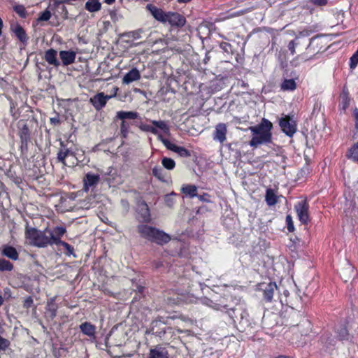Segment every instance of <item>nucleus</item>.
<instances>
[{
	"instance_id": "1",
	"label": "nucleus",
	"mask_w": 358,
	"mask_h": 358,
	"mask_svg": "<svg viewBox=\"0 0 358 358\" xmlns=\"http://www.w3.org/2000/svg\"><path fill=\"white\" fill-rule=\"evenodd\" d=\"M272 123L265 118L262 119L259 124L250 127L249 130L252 134V137L249 143L250 145L257 148L259 145L271 143L272 139Z\"/></svg>"
},
{
	"instance_id": "2",
	"label": "nucleus",
	"mask_w": 358,
	"mask_h": 358,
	"mask_svg": "<svg viewBox=\"0 0 358 358\" xmlns=\"http://www.w3.org/2000/svg\"><path fill=\"white\" fill-rule=\"evenodd\" d=\"M137 231L142 238L158 245L166 244L171 240L168 234L147 224L138 225Z\"/></svg>"
},
{
	"instance_id": "3",
	"label": "nucleus",
	"mask_w": 358,
	"mask_h": 358,
	"mask_svg": "<svg viewBox=\"0 0 358 358\" xmlns=\"http://www.w3.org/2000/svg\"><path fill=\"white\" fill-rule=\"evenodd\" d=\"M26 237L29 240L30 244L39 248L55 244L57 238L52 231H41L35 228L27 229Z\"/></svg>"
},
{
	"instance_id": "4",
	"label": "nucleus",
	"mask_w": 358,
	"mask_h": 358,
	"mask_svg": "<svg viewBox=\"0 0 358 358\" xmlns=\"http://www.w3.org/2000/svg\"><path fill=\"white\" fill-rule=\"evenodd\" d=\"M34 124L32 120H20L17 122L18 136L20 138V150L22 153L28 151V143L31 142V134Z\"/></svg>"
},
{
	"instance_id": "5",
	"label": "nucleus",
	"mask_w": 358,
	"mask_h": 358,
	"mask_svg": "<svg viewBox=\"0 0 358 358\" xmlns=\"http://www.w3.org/2000/svg\"><path fill=\"white\" fill-rule=\"evenodd\" d=\"M227 313L234 322L235 319L240 317L239 330L241 331H245L250 327L248 313L243 304H238L233 308L227 309Z\"/></svg>"
},
{
	"instance_id": "6",
	"label": "nucleus",
	"mask_w": 358,
	"mask_h": 358,
	"mask_svg": "<svg viewBox=\"0 0 358 358\" xmlns=\"http://www.w3.org/2000/svg\"><path fill=\"white\" fill-rule=\"evenodd\" d=\"M139 117L137 112L120 110L116 113L115 120H121L120 132L124 138L127 136L129 130L132 124L131 120H135Z\"/></svg>"
},
{
	"instance_id": "7",
	"label": "nucleus",
	"mask_w": 358,
	"mask_h": 358,
	"mask_svg": "<svg viewBox=\"0 0 358 358\" xmlns=\"http://www.w3.org/2000/svg\"><path fill=\"white\" fill-rule=\"evenodd\" d=\"M159 141H160L164 146L169 150H171L178 155L182 157H189L191 156V152L184 147L178 146L169 140L164 138L163 136H159Z\"/></svg>"
},
{
	"instance_id": "8",
	"label": "nucleus",
	"mask_w": 358,
	"mask_h": 358,
	"mask_svg": "<svg viewBox=\"0 0 358 358\" xmlns=\"http://www.w3.org/2000/svg\"><path fill=\"white\" fill-rule=\"evenodd\" d=\"M295 210L300 222L307 224L308 222V205L306 201L298 202L294 206Z\"/></svg>"
},
{
	"instance_id": "9",
	"label": "nucleus",
	"mask_w": 358,
	"mask_h": 358,
	"mask_svg": "<svg viewBox=\"0 0 358 358\" xmlns=\"http://www.w3.org/2000/svg\"><path fill=\"white\" fill-rule=\"evenodd\" d=\"M279 124L283 132L289 136H292L296 131L294 121L292 120L287 116L281 118Z\"/></svg>"
},
{
	"instance_id": "10",
	"label": "nucleus",
	"mask_w": 358,
	"mask_h": 358,
	"mask_svg": "<svg viewBox=\"0 0 358 358\" xmlns=\"http://www.w3.org/2000/svg\"><path fill=\"white\" fill-rule=\"evenodd\" d=\"M185 18L180 14L175 12H167L166 21L171 26L182 27L185 24Z\"/></svg>"
},
{
	"instance_id": "11",
	"label": "nucleus",
	"mask_w": 358,
	"mask_h": 358,
	"mask_svg": "<svg viewBox=\"0 0 358 358\" xmlns=\"http://www.w3.org/2000/svg\"><path fill=\"white\" fill-rule=\"evenodd\" d=\"M99 181V175L91 172L86 173L83 178L84 189L88 191L90 189L95 188Z\"/></svg>"
},
{
	"instance_id": "12",
	"label": "nucleus",
	"mask_w": 358,
	"mask_h": 358,
	"mask_svg": "<svg viewBox=\"0 0 358 358\" xmlns=\"http://www.w3.org/2000/svg\"><path fill=\"white\" fill-rule=\"evenodd\" d=\"M111 97V96L105 95L103 92H100L90 99V103L96 110H99L106 106Z\"/></svg>"
},
{
	"instance_id": "13",
	"label": "nucleus",
	"mask_w": 358,
	"mask_h": 358,
	"mask_svg": "<svg viewBox=\"0 0 358 358\" xmlns=\"http://www.w3.org/2000/svg\"><path fill=\"white\" fill-rule=\"evenodd\" d=\"M227 125L224 123L217 124L213 133V140L223 143L227 139Z\"/></svg>"
},
{
	"instance_id": "14",
	"label": "nucleus",
	"mask_w": 358,
	"mask_h": 358,
	"mask_svg": "<svg viewBox=\"0 0 358 358\" xmlns=\"http://www.w3.org/2000/svg\"><path fill=\"white\" fill-rule=\"evenodd\" d=\"M10 30L15 36L23 43H27L28 37L24 29L18 23L12 24L10 26Z\"/></svg>"
},
{
	"instance_id": "15",
	"label": "nucleus",
	"mask_w": 358,
	"mask_h": 358,
	"mask_svg": "<svg viewBox=\"0 0 358 358\" xmlns=\"http://www.w3.org/2000/svg\"><path fill=\"white\" fill-rule=\"evenodd\" d=\"M76 57V53L73 50H62L59 52V57L64 66L74 63Z\"/></svg>"
},
{
	"instance_id": "16",
	"label": "nucleus",
	"mask_w": 358,
	"mask_h": 358,
	"mask_svg": "<svg viewBox=\"0 0 358 358\" xmlns=\"http://www.w3.org/2000/svg\"><path fill=\"white\" fill-rule=\"evenodd\" d=\"M147 9L157 20L165 23L166 13L152 4H148Z\"/></svg>"
},
{
	"instance_id": "17",
	"label": "nucleus",
	"mask_w": 358,
	"mask_h": 358,
	"mask_svg": "<svg viewBox=\"0 0 358 358\" xmlns=\"http://www.w3.org/2000/svg\"><path fill=\"white\" fill-rule=\"evenodd\" d=\"M57 52L51 48L45 52L43 58L50 65L58 67L60 65V62L57 59Z\"/></svg>"
},
{
	"instance_id": "18",
	"label": "nucleus",
	"mask_w": 358,
	"mask_h": 358,
	"mask_svg": "<svg viewBox=\"0 0 358 358\" xmlns=\"http://www.w3.org/2000/svg\"><path fill=\"white\" fill-rule=\"evenodd\" d=\"M308 36H309V31H306V30H303V31H301L299 33V34L297 36H296V38L294 40L291 41L289 43L287 48H288L289 50L290 51L291 55H294L296 53V50H295L296 47H297L301 44V38Z\"/></svg>"
},
{
	"instance_id": "19",
	"label": "nucleus",
	"mask_w": 358,
	"mask_h": 358,
	"mask_svg": "<svg viewBox=\"0 0 358 358\" xmlns=\"http://www.w3.org/2000/svg\"><path fill=\"white\" fill-rule=\"evenodd\" d=\"M148 358H169L168 350L161 345H157L150 350Z\"/></svg>"
},
{
	"instance_id": "20",
	"label": "nucleus",
	"mask_w": 358,
	"mask_h": 358,
	"mask_svg": "<svg viewBox=\"0 0 358 358\" xmlns=\"http://www.w3.org/2000/svg\"><path fill=\"white\" fill-rule=\"evenodd\" d=\"M140 78L141 74L139 71L136 68H133L124 76L122 83L128 85L132 82L138 80Z\"/></svg>"
},
{
	"instance_id": "21",
	"label": "nucleus",
	"mask_w": 358,
	"mask_h": 358,
	"mask_svg": "<svg viewBox=\"0 0 358 358\" xmlns=\"http://www.w3.org/2000/svg\"><path fill=\"white\" fill-rule=\"evenodd\" d=\"M60 146L61 149L59 150L57 153V158L59 162L62 163L63 165L66 166V164L65 162V159L69 155H73V152L70 149L67 148L66 145L64 144L63 141L60 142Z\"/></svg>"
},
{
	"instance_id": "22",
	"label": "nucleus",
	"mask_w": 358,
	"mask_h": 358,
	"mask_svg": "<svg viewBox=\"0 0 358 358\" xmlns=\"http://www.w3.org/2000/svg\"><path fill=\"white\" fill-rule=\"evenodd\" d=\"M1 255L10 259L11 260H17L19 258V254L16 249L8 245H3L1 249Z\"/></svg>"
},
{
	"instance_id": "23",
	"label": "nucleus",
	"mask_w": 358,
	"mask_h": 358,
	"mask_svg": "<svg viewBox=\"0 0 358 358\" xmlns=\"http://www.w3.org/2000/svg\"><path fill=\"white\" fill-rule=\"evenodd\" d=\"M81 332L89 337H94L96 332V327L90 322H85L80 325Z\"/></svg>"
},
{
	"instance_id": "24",
	"label": "nucleus",
	"mask_w": 358,
	"mask_h": 358,
	"mask_svg": "<svg viewBox=\"0 0 358 358\" xmlns=\"http://www.w3.org/2000/svg\"><path fill=\"white\" fill-rule=\"evenodd\" d=\"M277 289L275 283H268L264 289V298L266 301L270 302L273 299L275 290Z\"/></svg>"
},
{
	"instance_id": "25",
	"label": "nucleus",
	"mask_w": 358,
	"mask_h": 358,
	"mask_svg": "<svg viewBox=\"0 0 358 358\" xmlns=\"http://www.w3.org/2000/svg\"><path fill=\"white\" fill-rule=\"evenodd\" d=\"M265 201L268 206H274L278 203V197L275 194L273 189L268 188L266 189L265 195Z\"/></svg>"
},
{
	"instance_id": "26",
	"label": "nucleus",
	"mask_w": 358,
	"mask_h": 358,
	"mask_svg": "<svg viewBox=\"0 0 358 358\" xmlns=\"http://www.w3.org/2000/svg\"><path fill=\"white\" fill-rule=\"evenodd\" d=\"M57 308V305L55 303L54 299H50L48 300L46 306V310L48 317L52 320L56 317Z\"/></svg>"
},
{
	"instance_id": "27",
	"label": "nucleus",
	"mask_w": 358,
	"mask_h": 358,
	"mask_svg": "<svg viewBox=\"0 0 358 358\" xmlns=\"http://www.w3.org/2000/svg\"><path fill=\"white\" fill-rule=\"evenodd\" d=\"M151 123L156 127L158 130H161L164 134L166 135L170 134V127L167 124L166 122L163 120H151Z\"/></svg>"
},
{
	"instance_id": "28",
	"label": "nucleus",
	"mask_w": 358,
	"mask_h": 358,
	"mask_svg": "<svg viewBox=\"0 0 358 358\" xmlns=\"http://www.w3.org/2000/svg\"><path fill=\"white\" fill-rule=\"evenodd\" d=\"M139 213L143 222H149L150 220V210L145 201L139 205Z\"/></svg>"
},
{
	"instance_id": "29",
	"label": "nucleus",
	"mask_w": 358,
	"mask_h": 358,
	"mask_svg": "<svg viewBox=\"0 0 358 358\" xmlns=\"http://www.w3.org/2000/svg\"><path fill=\"white\" fill-rule=\"evenodd\" d=\"M85 8L90 13L97 12L101 10V4L99 0H87Z\"/></svg>"
},
{
	"instance_id": "30",
	"label": "nucleus",
	"mask_w": 358,
	"mask_h": 358,
	"mask_svg": "<svg viewBox=\"0 0 358 358\" xmlns=\"http://www.w3.org/2000/svg\"><path fill=\"white\" fill-rule=\"evenodd\" d=\"M53 6L55 10L62 15L63 19L68 18V11L64 4L58 3L56 0H53Z\"/></svg>"
},
{
	"instance_id": "31",
	"label": "nucleus",
	"mask_w": 358,
	"mask_h": 358,
	"mask_svg": "<svg viewBox=\"0 0 358 358\" xmlns=\"http://www.w3.org/2000/svg\"><path fill=\"white\" fill-rule=\"evenodd\" d=\"M139 128L141 130L146 132H150L157 136V139L159 140V136H163L158 129L154 127V125H150V124H141L139 125Z\"/></svg>"
},
{
	"instance_id": "32",
	"label": "nucleus",
	"mask_w": 358,
	"mask_h": 358,
	"mask_svg": "<svg viewBox=\"0 0 358 358\" xmlns=\"http://www.w3.org/2000/svg\"><path fill=\"white\" fill-rule=\"evenodd\" d=\"M181 191L185 194L192 198L196 196L197 188L195 185H187L182 187Z\"/></svg>"
},
{
	"instance_id": "33",
	"label": "nucleus",
	"mask_w": 358,
	"mask_h": 358,
	"mask_svg": "<svg viewBox=\"0 0 358 358\" xmlns=\"http://www.w3.org/2000/svg\"><path fill=\"white\" fill-rule=\"evenodd\" d=\"M296 84L293 79H285L281 84L282 90H294L296 89Z\"/></svg>"
},
{
	"instance_id": "34",
	"label": "nucleus",
	"mask_w": 358,
	"mask_h": 358,
	"mask_svg": "<svg viewBox=\"0 0 358 358\" xmlns=\"http://www.w3.org/2000/svg\"><path fill=\"white\" fill-rule=\"evenodd\" d=\"M152 175L161 181H165V173L163 168L155 166L152 170Z\"/></svg>"
},
{
	"instance_id": "35",
	"label": "nucleus",
	"mask_w": 358,
	"mask_h": 358,
	"mask_svg": "<svg viewBox=\"0 0 358 358\" xmlns=\"http://www.w3.org/2000/svg\"><path fill=\"white\" fill-rule=\"evenodd\" d=\"M13 269V264L5 259H0V272L11 271Z\"/></svg>"
},
{
	"instance_id": "36",
	"label": "nucleus",
	"mask_w": 358,
	"mask_h": 358,
	"mask_svg": "<svg viewBox=\"0 0 358 358\" xmlns=\"http://www.w3.org/2000/svg\"><path fill=\"white\" fill-rule=\"evenodd\" d=\"M162 164L163 166L168 170L173 169L176 166L175 161L173 159L169 157H164L162 159Z\"/></svg>"
},
{
	"instance_id": "37",
	"label": "nucleus",
	"mask_w": 358,
	"mask_h": 358,
	"mask_svg": "<svg viewBox=\"0 0 358 358\" xmlns=\"http://www.w3.org/2000/svg\"><path fill=\"white\" fill-rule=\"evenodd\" d=\"M117 175L116 171L113 167H109L108 169L107 172L104 174L105 180L110 184L112 181L115 179V176Z\"/></svg>"
},
{
	"instance_id": "38",
	"label": "nucleus",
	"mask_w": 358,
	"mask_h": 358,
	"mask_svg": "<svg viewBox=\"0 0 358 358\" xmlns=\"http://www.w3.org/2000/svg\"><path fill=\"white\" fill-rule=\"evenodd\" d=\"M15 12L22 18H26L27 16V12L25 7L23 5H15L13 6Z\"/></svg>"
},
{
	"instance_id": "39",
	"label": "nucleus",
	"mask_w": 358,
	"mask_h": 358,
	"mask_svg": "<svg viewBox=\"0 0 358 358\" xmlns=\"http://www.w3.org/2000/svg\"><path fill=\"white\" fill-rule=\"evenodd\" d=\"M348 158L358 162V145H354L347 155Z\"/></svg>"
},
{
	"instance_id": "40",
	"label": "nucleus",
	"mask_w": 358,
	"mask_h": 358,
	"mask_svg": "<svg viewBox=\"0 0 358 358\" xmlns=\"http://www.w3.org/2000/svg\"><path fill=\"white\" fill-rule=\"evenodd\" d=\"M55 244L61 245L62 246H63L67 250L68 255H71L73 252V248L71 245L64 241H61V239H59V238H56Z\"/></svg>"
},
{
	"instance_id": "41",
	"label": "nucleus",
	"mask_w": 358,
	"mask_h": 358,
	"mask_svg": "<svg viewBox=\"0 0 358 358\" xmlns=\"http://www.w3.org/2000/svg\"><path fill=\"white\" fill-rule=\"evenodd\" d=\"M66 229L64 227H56L54 228L53 231H52L53 235L55 236L57 238H60L66 233Z\"/></svg>"
},
{
	"instance_id": "42",
	"label": "nucleus",
	"mask_w": 358,
	"mask_h": 358,
	"mask_svg": "<svg viewBox=\"0 0 358 358\" xmlns=\"http://www.w3.org/2000/svg\"><path fill=\"white\" fill-rule=\"evenodd\" d=\"M51 17V13L48 10H45L38 17V21H48Z\"/></svg>"
},
{
	"instance_id": "43",
	"label": "nucleus",
	"mask_w": 358,
	"mask_h": 358,
	"mask_svg": "<svg viewBox=\"0 0 358 358\" xmlns=\"http://www.w3.org/2000/svg\"><path fill=\"white\" fill-rule=\"evenodd\" d=\"M10 345V341L0 336V350L5 351Z\"/></svg>"
},
{
	"instance_id": "44",
	"label": "nucleus",
	"mask_w": 358,
	"mask_h": 358,
	"mask_svg": "<svg viewBox=\"0 0 358 358\" xmlns=\"http://www.w3.org/2000/svg\"><path fill=\"white\" fill-rule=\"evenodd\" d=\"M220 48L227 53L232 52V47L231 44L227 42H222L220 45Z\"/></svg>"
},
{
	"instance_id": "45",
	"label": "nucleus",
	"mask_w": 358,
	"mask_h": 358,
	"mask_svg": "<svg viewBox=\"0 0 358 358\" xmlns=\"http://www.w3.org/2000/svg\"><path fill=\"white\" fill-rule=\"evenodd\" d=\"M286 222L287 225V230L289 232H292L294 230V227L291 215H288L286 216Z\"/></svg>"
},
{
	"instance_id": "46",
	"label": "nucleus",
	"mask_w": 358,
	"mask_h": 358,
	"mask_svg": "<svg viewBox=\"0 0 358 358\" xmlns=\"http://www.w3.org/2000/svg\"><path fill=\"white\" fill-rule=\"evenodd\" d=\"M358 64V51H356L350 58V67L355 68Z\"/></svg>"
},
{
	"instance_id": "47",
	"label": "nucleus",
	"mask_w": 358,
	"mask_h": 358,
	"mask_svg": "<svg viewBox=\"0 0 358 358\" xmlns=\"http://www.w3.org/2000/svg\"><path fill=\"white\" fill-rule=\"evenodd\" d=\"M143 32L142 29H138L133 31H131L129 36L134 39H139L141 37V33Z\"/></svg>"
},
{
	"instance_id": "48",
	"label": "nucleus",
	"mask_w": 358,
	"mask_h": 358,
	"mask_svg": "<svg viewBox=\"0 0 358 358\" xmlns=\"http://www.w3.org/2000/svg\"><path fill=\"white\" fill-rule=\"evenodd\" d=\"M33 299L31 296L27 297L24 301V307L26 308H30L33 304Z\"/></svg>"
},
{
	"instance_id": "49",
	"label": "nucleus",
	"mask_w": 358,
	"mask_h": 358,
	"mask_svg": "<svg viewBox=\"0 0 358 358\" xmlns=\"http://www.w3.org/2000/svg\"><path fill=\"white\" fill-rule=\"evenodd\" d=\"M290 241L292 242V244L289 245V247L292 250H295L296 244L299 242V239L297 237H294V238H291Z\"/></svg>"
},
{
	"instance_id": "50",
	"label": "nucleus",
	"mask_w": 358,
	"mask_h": 358,
	"mask_svg": "<svg viewBox=\"0 0 358 358\" xmlns=\"http://www.w3.org/2000/svg\"><path fill=\"white\" fill-rule=\"evenodd\" d=\"M313 3L317 6H324L327 3V0H310Z\"/></svg>"
},
{
	"instance_id": "51",
	"label": "nucleus",
	"mask_w": 358,
	"mask_h": 358,
	"mask_svg": "<svg viewBox=\"0 0 358 358\" xmlns=\"http://www.w3.org/2000/svg\"><path fill=\"white\" fill-rule=\"evenodd\" d=\"M160 322L159 320H154L151 323L152 326V331H154V328L158 325V324Z\"/></svg>"
},
{
	"instance_id": "52",
	"label": "nucleus",
	"mask_w": 358,
	"mask_h": 358,
	"mask_svg": "<svg viewBox=\"0 0 358 358\" xmlns=\"http://www.w3.org/2000/svg\"><path fill=\"white\" fill-rule=\"evenodd\" d=\"M50 122L53 124H57L59 122V120L57 117H52V118H50Z\"/></svg>"
},
{
	"instance_id": "53",
	"label": "nucleus",
	"mask_w": 358,
	"mask_h": 358,
	"mask_svg": "<svg viewBox=\"0 0 358 358\" xmlns=\"http://www.w3.org/2000/svg\"><path fill=\"white\" fill-rule=\"evenodd\" d=\"M143 289H144V287H142V286H137V289L136 291H138V292L140 293H142L143 292Z\"/></svg>"
},
{
	"instance_id": "54",
	"label": "nucleus",
	"mask_w": 358,
	"mask_h": 358,
	"mask_svg": "<svg viewBox=\"0 0 358 358\" xmlns=\"http://www.w3.org/2000/svg\"><path fill=\"white\" fill-rule=\"evenodd\" d=\"M115 1V0H105V2L108 4H111Z\"/></svg>"
},
{
	"instance_id": "55",
	"label": "nucleus",
	"mask_w": 358,
	"mask_h": 358,
	"mask_svg": "<svg viewBox=\"0 0 358 358\" xmlns=\"http://www.w3.org/2000/svg\"><path fill=\"white\" fill-rule=\"evenodd\" d=\"M179 3H187L191 0H177Z\"/></svg>"
},
{
	"instance_id": "56",
	"label": "nucleus",
	"mask_w": 358,
	"mask_h": 358,
	"mask_svg": "<svg viewBox=\"0 0 358 358\" xmlns=\"http://www.w3.org/2000/svg\"><path fill=\"white\" fill-rule=\"evenodd\" d=\"M3 299L1 295H0V306L3 304Z\"/></svg>"
},
{
	"instance_id": "57",
	"label": "nucleus",
	"mask_w": 358,
	"mask_h": 358,
	"mask_svg": "<svg viewBox=\"0 0 358 358\" xmlns=\"http://www.w3.org/2000/svg\"><path fill=\"white\" fill-rule=\"evenodd\" d=\"M213 308H215L216 310H219L220 309L219 305L218 304H215V306H213Z\"/></svg>"
},
{
	"instance_id": "58",
	"label": "nucleus",
	"mask_w": 358,
	"mask_h": 358,
	"mask_svg": "<svg viewBox=\"0 0 358 358\" xmlns=\"http://www.w3.org/2000/svg\"><path fill=\"white\" fill-rule=\"evenodd\" d=\"M313 40V38H310V42H309V43H308V47H307V48H309V47L310 46V44H311V43H312Z\"/></svg>"
},
{
	"instance_id": "59",
	"label": "nucleus",
	"mask_w": 358,
	"mask_h": 358,
	"mask_svg": "<svg viewBox=\"0 0 358 358\" xmlns=\"http://www.w3.org/2000/svg\"><path fill=\"white\" fill-rule=\"evenodd\" d=\"M277 358H289V357L281 355V356L278 357Z\"/></svg>"
},
{
	"instance_id": "60",
	"label": "nucleus",
	"mask_w": 358,
	"mask_h": 358,
	"mask_svg": "<svg viewBox=\"0 0 358 358\" xmlns=\"http://www.w3.org/2000/svg\"><path fill=\"white\" fill-rule=\"evenodd\" d=\"M348 269H350V270H352V267H351V266H348Z\"/></svg>"
},
{
	"instance_id": "61",
	"label": "nucleus",
	"mask_w": 358,
	"mask_h": 358,
	"mask_svg": "<svg viewBox=\"0 0 358 358\" xmlns=\"http://www.w3.org/2000/svg\"><path fill=\"white\" fill-rule=\"evenodd\" d=\"M303 59H304L305 60L308 59V58H305V57H303Z\"/></svg>"
},
{
	"instance_id": "62",
	"label": "nucleus",
	"mask_w": 358,
	"mask_h": 358,
	"mask_svg": "<svg viewBox=\"0 0 358 358\" xmlns=\"http://www.w3.org/2000/svg\"><path fill=\"white\" fill-rule=\"evenodd\" d=\"M357 51H358V48H357Z\"/></svg>"
}]
</instances>
